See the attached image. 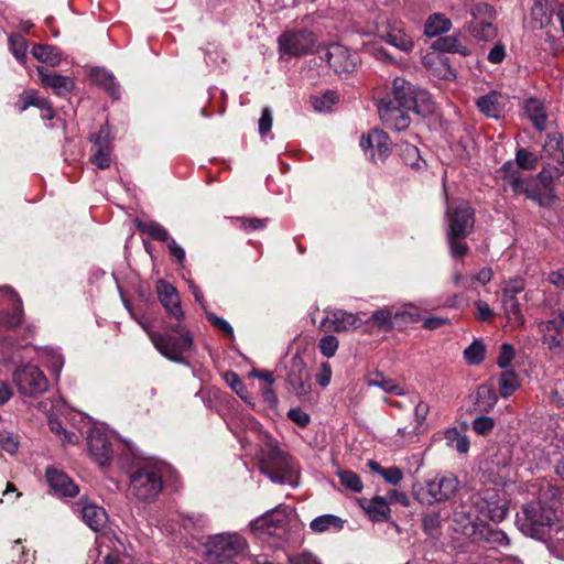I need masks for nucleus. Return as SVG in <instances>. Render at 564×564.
<instances>
[{
	"mask_svg": "<svg viewBox=\"0 0 564 564\" xmlns=\"http://www.w3.org/2000/svg\"><path fill=\"white\" fill-rule=\"evenodd\" d=\"M542 159L546 160L545 165L539 173L543 183H550L560 178L564 173V151L562 149V138L554 133L547 135L542 149Z\"/></svg>",
	"mask_w": 564,
	"mask_h": 564,
	"instance_id": "9",
	"label": "nucleus"
},
{
	"mask_svg": "<svg viewBox=\"0 0 564 564\" xmlns=\"http://www.w3.org/2000/svg\"><path fill=\"white\" fill-rule=\"evenodd\" d=\"M260 471L272 482L296 487L300 482V466L288 453L271 443L260 455Z\"/></svg>",
	"mask_w": 564,
	"mask_h": 564,
	"instance_id": "6",
	"label": "nucleus"
},
{
	"mask_svg": "<svg viewBox=\"0 0 564 564\" xmlns=\"http://www.w3.org/2000/svg\"><path fill=\"white\" fill-rule=\"evenodd\" d=\"M369 387H378L387 393H393L397 395H404L405 391L403 387L395 382V380L386 378L381 373H377L375 378H370L367 381Z\"/></svg>",
	"mask_w": 564,
	"mask_h": 564,
	"instance_id": "42",
	"label": "nucleus"
},
{
	"mask_svg": "<svg viewBox=\"0 0 564 564\" xmlns=\"http://www.w3.org/2000/svg\"><path fill=\"white\" fill-rule=\"evenodd\" d=\"M314 42V35L308 31L284 32L278 40L281 56L307 54L313 48Z\"/></svg>",
	"mask_w": 564,
	"mask_h": 564,
	"instance_id": "17",
	"label": "nucleus"
},
{
	"mask_svg": "<svg viewBox=\"0 0 564 564\" xmlns=\"http://www.w3.org/2000/svg\"><path fill=\"white\" fill-rule=\"evenodd\" d=\"M362 508L373 521H384L390 516L389 501L381 496L373 497L366 505H362Z\"/></svg>",
	"mask_w": 564,
	"mask_h": 564,
	"instance_id": "34",
	"label": "nucleus"
},
{
	"mask_svg": "<svg viewBox=\"0 0 564 564\" xmlns=\"http://www.w3.org/2000/svg\"><path fill=\"white\" fill-rule=\"evenodd\" d=\"M377 107L382 123L395 131L409 128L411 111L422 117L435 111V102L430 93L402 77L393 79L390 91L378 100Z\"/></svg>",
	"mask_w": 564,
	"mask_h": 564,
	"instance_id": "1",
	"label": "nucleus"
},
{
	"mask_svg": "<svg viewBox=\"0 0 564 564\" xmlns=\"http://www.w3.org/2000/svg\"><path fill=\"white\" fill-rule=\"evenodd\" d=\"M447 234L452 236H468L474 228V210L466 202L456 206H447Z\"/></svg>",
	"mask_w": 564,
	"mask_h": 564,
	"instance_id": "13",
	"label": "nucleus"
},
{
	"mask_svg": "<svg viewBox=\"0 0 564 564\" xmlns=\"http://www.w3.org/2000/svg\"><path fill=\"white\" fill-rule=\"evenodd\" d=\"M485 345L475 339L465 350L464 358L468 365H479L485 358Z\"/></svg>",
	"mask_w": 564,
	"mask_h": 564,
	"instance_id": "49",
	"label": "nucleus"
},
{
	"mask_svg": "<svg viewBox=\"0 0 564 564\" xmlns=\"http://www.w3.org/2000/svg\"><path fill=\"white\" fill-rule=\"evenodd\" d=\"M206 318L208 322L216 327L218 330L223 332L228 337H234V328L223 317L217 316L213 312L205 311Z\"/></svg>",
	"mask_w": 564,
	"mask_h": 564,
	"instance_id": "56",
	"label": "nucleus"
},
{
	"mask_svg": "<svg viewBox=\"0 0 564 564\" xmlns=\"http://www.w3.org/2000/svg\"><path fill=\"white\" fill-rule=\"evenodd\" d=\"M446 445L456 449L459 454H466L469 449V440L457 427H449L444 433Z\"/></svg>",
	"mask_w": 564,
	"mask_h": 564,
	"instance_id": "39",
	"label": "nucleus"
},
{
	"mask_svg": "<svg viewBox=\"0 0 564 564\" xmlns=\"http://www.w3.org/2000/svg\"><path fill=\"white\" fill-rule=\"evenodd\" d=\"M447 241L449 245V251L452 257L454 258H462L464 257L468 251V246L466 242L463 241L467 236H452L446 235Z\"/></svg>",
	"mask_w": 564,
	"mask_h": 564,
	"instance_id": "52",
	"label": "nucleus"
},
{
	"mask_svg": "<svg viewBox=\"0 0 564 564\" xmlns=\"http://www.w3.org/2000/svg\"><path fill=\"white\" fill-rule=\"evenodd\" d=\"M137 227L158 241L167 242L172 238L167 230L156 221L138 223Z\"/></svg>",
	"mask_w": 564,
	"mask_h": 564,
	"instance_id": "43",
	"label": "nucleus"
},
{
	"mask_svg": "<svg viewBox=\"0 0 564 564\" xmlns=\"http://www.w3.org/2000/svg\"><path fill=\"white\" fill-rule=\"evenodd\" d=\"M563 314H561L553 319L541 322L539 324V329L543 335L558 333V330L563 328Z\"/></svg>",
	"mask_w": 564,
	"mask_h": 564,
	"instance_id": "61",
	"label": "nucleus"
},
{
	"mask_svg": "<svg viewBox=\"0 0 564 564\" xmlns=\"http://www.w3.org/2000/svg\"><path fill=\"white\" fill-rule=\"evenodd\" d=\"M45 476L51 489L61 497H75L79 492L78 486L63 470L48 467Z\"/></svg>",
	"mask_w": 564,
	"mask_h": 564,
	"instance_id": "25",
	"label": "nucleus"
},
{
	"mask_svg": "<svg viewBox=\"0 0 564 564\" xmlns=\"http://www.w3.org/2000/svg\"><path fill=\"white\" fill-rule=\"evenodd\" d=\"M250 555L247 540L237 532L217 533L206 542L209 564H247Z\"/></svg>",
	"mask_w": 564,
	"mask_h": 564,
	"instance_id": "5",
	"label": "nucleus"
},
{
	"mask_svg": "<svg viewBox=\"0 0 564 564\" xmlns=\"http://www.w3.org/2000/svg\"><path fill=\"white\" fill-rule=\"evenodd\" d=\"M433 47L440 52L457 53L462 56H467L470 54L469 48L462 43L458 35H445L438 37L433 43Z\"/></svg>",
	"mask_w": 564,
	"mask_h": 564,
	"instance_id": "33",
	"label": "nucleus"
},
{
	"mask_svg": "<svg viewBox=\"0 0 564 564\" xmlns=\"http://www.w3.org/2000/svg\"><path fill=\"white\" fill-rule=\"evenodd\" d=\"M458 479L452 475L437 474L425 481V501L430 505L451 499L457 491Z\"/></svg>",
	"mask_w": 564,
	"mask_h": 564,
	"instance_id": "14",
	"label": "nucleus"
},
{
	"mask_svg": "<svg viewBox=\"0 0 564 564\" xmlns=\"http://www.w3.org/2000/svg\"><path fill=\"white\" fill-rule=\"evenodd\" d=\"M500 94L497 91H490L476 99V106L478 110L488 118L498 119L501 116L502 107L500 106L499 99Z\"/></svg>",
	"mask_w": 564,
	"mask_h": 564,
	"instance_id": "29",
	"label": "nucleus"
},
{
	"mask_svg": "<svg viewBox=\"0 0 564 564\" xmlns=\"http://www.w3.org/2000/svg\"><path fill=\"white\" fill-rule=\"evenodd\" d=\"M394 319L397 323H415L421 319V315L415 307L408 304L403 310L394 311Z\"/></svg>",
	"mask_w": 564,
	"mask_h": 564,
	"instance_id": "53",
	"label": "nucleus"
},
{
	"mask_svg": "<svg viewBox=\"0 0 564 564\" xmlns=\"http://www.w3.org/2000/svg\"><path fill=\"white\" fill-rule=\"evenodd\" d=\"M12 377L19 393L24 397L36 398L48 388L46 376L35 365L25 364L19 366Z\"/></svg>",
	"mask_w": 564,
	"mask_h": 564,
	"instance_id": "8",
	"label": "nucleus"
},
{
	"mask_svg": "<svg viewBox=\"0 0 564 564\" xmlns=\"http://www.w3.org/2000/svg\"><path fill=\"white\" fill-rule=\"evenodd\" d=\"M36 72L40 77L41 85L45 88H50L59 97H66L74 88L75 83L72 77L59 75L54 72L39 66Z\"/></svg>",
	"mask_w": 564,
	"mask_h": 564,
	"instance_id": "24",
	"label": "nucleus"
},
{
	"mask_svg": "<svg viewBox=\"0 0 564 564\" xmlns=\"http://www.w3.org/2000/svg\"><path fill=\"white\" fill-rule=\"evenodd\" d=\"M367 466L375 473L379 474L387 482L391 485L399 484L403 478L402 470L397 467L392 466L389 468H383L381 465L376 460H368Z\"/></svg>",
	"mask_w": 564,
	"mask_h": 564,
	"instance_id": "41",
	"label": "nucleus"
},
{
	"mask_svg": "<svg viewBox=\"0 0 564 564\" xmlns=\"http://www.w3.org/2000/svg\"><path fill=\"white\" fill-rule=\"evenodd\" d=\"M370 319L379 329L384 332L391 330L397 324L392 308L377 310L371 314Z\"/></svg>",
	"mask_w": 564,
	"mask_h": 564,
	"instance_id": "44",
	"label": "nucleus"
},
{
	"mask_svg": "<svg viewBox=\"0 0 564 564\" xmlns=\"http://www.w3.org/2000/svg\"><path fill=\"white\" fill-rule=\"evenodd\" d=\"M337 476L343 486L354 492H360L364 488L360 477L351 470H338Z\"/></svg>",
	"mask_w": 564,
	"mask_h": 564,
	"instance_id": "50",
	"label": "nucleus"
},
{
	"mask_svg": "<svg viewBox=\"0 0 564 564\" xmlns=\"http://www.w3.org/2000/svg\"><path fill=\"white\" fill-rule=\"evenodd\" d=\"M344 525V521L334 514H323L313 519L310 523V528L313 532L322 533L329 529L340 530Z\"/></svg>",
	"mask_w": 564,
	"mask_h": 564,
	"instance_id": "40",
	"label": "nucleus"
},
{
	"mask_svg": "<svg viewBox=\"0 0 564 564\" xmlns=\"http://www.w3.org/2000/svg\"><path fill=\"white\" fill-rule=\"evenodd\" d=\"M398 151L405 165L415 170H420L425 165V162L422 160L419 149L415 145L410 144L409 142H401L398 144Z\"/></svg>",
	"mask_w": 564,
	"mask_h": 564,
	"instance_id": "38",
	"label": "nucleus"
},
{
	"mask_svg": "<svg viewBox=\"0 0 564 564\" xmlns=\"http://www.w3.org/2000/svg\"><path fill=\"white\" fill-rule=\"evenodd\" d=\"M108 134V128L101 127L99 133L94 139V143L97 147V149L91 158V162L100 170L108 169L111 163Z\"/></svg>",
	"mask_w": 564,
	"mask_h": 564,
	"instance_id": "27",
	"label": "nucleus"
},
{
	"mask_svg": "<svg viewBox=\"0 0 564 564\" xmlns=\"http://www.w3.org/2000/svg\"><path fill=\"white\" fill-rule=\"evenodd\" d=\"M499 175L506 186H509L514 195H525L529 199L540 200L539 195L532 188L530 177H523L513 161H507L499 170Z\"/></svg>",
	"mask_w": 564,
	"mask_h": 564,
	"instance_id": "15",
	"label": "nucleus"
},
{
	"mask_svg": "<svg viewBox=\"0 0 564 564\" xmlns=\"http://www.w3.org/2000/svg\"><path fill=\"white\" fill-rule=\"evenodd\" d=\"M360 147L371 161L382 163L391 153L392 142L384 131L373 129L368 134H362Z\"/></svg>",
	"mask_w": 564,
	"mask_h": 564,
	"instance_id": "16",
	"label": "nucleus"
},
{
	"mask_svg": "<svg viewBox=\"0 0 564 564\" xmlns=\"http://www.w3.org/2000/svg\"><path fill=\"white\" fill-rule=\"evenodd\" d=\"M226 382L228 386L243 400H247V389L239 378V376L234 371H228L225 375Z\"/></svg>",
	"mask_w": 564,
	"mask_h": 564,
	"instance_id": "57",
	"label": "nucleus"
},
{
	"mask_svg": "<svg viewBox=\"0 0 564 564\" xmlns=\"http://www.w3.org/2000/svg\"><path fill=\"white\" fill-rule=\"evenodd\" d=\"M551 3L552 2H533L531 18L534 28L542 29L551 22L554 12Z\"/></svg>",
	"mask_w": 564,
	"mask_h": 564,
	"instance_id": "36",
	"label": "nucleus"
},
{
	"mask_svg": "<svg viewBox=\"0 0 564 564\" xmlns=\"http://www.w3.org/2000/svg\"><path fill=\"white\" fill-rule=\"evenodd\" d=\"M518 170H533L536 166V158L524 149H519L516 154V162Z\"/></svg>",
	"mask_w": 564,
	"mask_h": 564,
	"instance_id": "55",
	"label": "nucleus"
},
{
	"mask_svg": "<svg viewBox=\"0 0 564 564\" xmlns=\"http://www.w3.org/2000/svg\"><path fill=\"white\" fill-rule=\"evenodd\" d=\"M90 455L100 466H107L112 459V445L109 433L102 427H93L87 436Z\"/></svg>",
	"mask_w": 564,
	"mask_h": 564,
	"instance_id": "21",
	"label": "nucleus"
},
{
	"mask_svg": "<svg viewBox=\"0 0 564 564\" xmlns=\"http://www.w3.org/2000/svg\"><path fill=\"white\" fill-rule=\"evenodd\" d=\"M285 386L290 393L296 397H305L311 392V375L306 369L304 359L295 354L288 366Z\"/></svg>",
	"mask_w": 564,
	"mask_h": 564,
	"instance_id": "12",
	"label": "nucleus"
},
{
	"mask_svg": "<svg viewBox=\"0 0 564 564\" xmlns=\"http://www.w3.org/2000/svg\"><path fill=\"white\" fill-rule=\"evenodd\" d=\"M76 510L80 513L82 520L94 531H99L107 523L106 511L95 503L82 500L76 505Z\"/></svg>",
	"mask_w": 564,
	"mask_h": 564,
	"instance_id": "26",
	"label": "nucleus"
},
{
	"mask_svg": "<svg viewBox=\"0 0 564 564\" xmlns=\"http://www.w3.org/2000/svg\"><path fill=\"white\" fill-rule=\"evenodd\" d=\"M519 387L518 378L514 371H503L499 378V393L502 398L511 395Z\"/></svg>",
	"mask_w": 564,
	"mask_h": 564,
	"instance_id": "47",
	"label": "nucleus"
},
{
	"mask_svg": "<svg viewBox=\"0 0 564 564\" xmlns=\"http://www.w3.org/2000/svg\"><path fill=\"white\" fill-rule=\"evenodd\" d=\"M124 543L111 532H104L96 539V547L90 550L89 557L94 564H124L121 555Z\"/></svg>",
	"mask_w": 564,
	"mask_h": 564,
	"instance_id": "10",
	"label": "nucleus"
},
{
	"mask_svg": "<svg viewBox=\"0 0 564 564\" xmlns=\"http://www.w3.org/2000/svg\"><path fill=\"white\" fill-rule=\"evenodd\" d=\"M410 402L414 404L415 426L420 429L427 416L429 406L427 404L421 402L414 394L410 397Z\"/></svg>",
	"mask_w": 564,
	"mask_h": 564,
	"instance_id": "58",
	"label": "nucleus"
},
{
	"mask_svg": "<svg viewBox=\"0 0 564 564\" xmlns=\"http://www.w3.org/2000/svg\"><path fill=\"white\" fill-rule=\"evenodd\" d=\"M47 99L40 97L35 90L24 91L19 101L17 102V108L20 112L25 111L29 107H37L40 110L46 105Z\"/></svg>",
	"mask_w": 564,
	"mask_h": 564,
	"instance_id": "46",
	"label": "nucleus"
},
{
	"mask_svg": "<svg viewBox=\"0 0 564 564\" xmlns=\"http://www.w3.org/2000/svg\"><path fill=\"white\" fill-rule=\"evenodd\" d=\"M155 291L161 305L164 307L167 315L181 322L184 317V312L181 306L178 291L174 285L165 280L160 279L156 282Z\"/></svg>",
	"mask_w": 564,
	"mask_h": 564,
	"instance_id": "22",
	"label": "nucleus"
},
{
	"mask_svg": "<svg viewBox=\"0 0 564 564\" xmlns=\"http://www.w3.org/2000/svg\"><path fill=\"white\" fill-rule=\"evenodd\" d=\"M452 28V21L443 13H432L424 23V34L427 37H435L448 32Z\"/></svg>",
	"mask_w": 564,
	"mask_h": 564,
	"instance_id": "30",
	"label": "nucleus"
},
{
	"mask_svg": "<svg viewBox=\"0 0 564 564\" xmlns=\"http://www.w3.org/2000/svg\"><path fill=\"white\" fill-rule=\"evenodd\" d=\"M251 530L260 534L280 536L284 533L288 525V513L285 508L279 506L263 516L257 518L251 523Z\"/></svg>",
	"mask_w": 564,
	"mask_h": 564,
	"instance_id": "18",
	"label": "nucleus"
},
{
	"mask_svg": "<svg viewBox=\"0 0 564 564\" xmlns=\"http://www.w3.org/2000/svg\"><path fill=\"white\" fill-rule=\"evenodd\" d=\"M381 37L402 52H410L414 46L412 37L398 23L389 24L387 32L381 33Z\"/></svg>",
	"mask_w": 564,
	"mask_h": 564,
	"instance_id": "28",
	"label": "nucleus"
},
{
	"mask_svg": "<svg viewBox=\"0 0 564 564\" xmlns=\"http://www.w3.org/2000/svg\"><path fill=\"white\" fill-rule=\"evenodd\" d=\"M525 113L528 118L533 123V126L539 130L543 131L546 128V113L545 108L542 101L536 98H529L524 105Z\"/></svg>",
	"mask_w": 564,
	"mask_h": 564,
	"instance_id": "32",
	"label": "nucleus"
},
{
	"mask_svg": "<svg viewBox=\"0 0 564 564\" xmlns=\"http://www.w3.org/2000/svg\"><path fill=\"white\" fill-rule=\"evenodd\" d=\"M325 313L319 327L326 333L354 330L362 325V321L357 314L344 310H330Z\"/></svg>",
	"mask_w": 564,
	"mask_h": 564,
	"instance_id": "19",
	"label": "nucleus"
},
{
	"mask_svg": "<svg viewBox=\"0 0 564 564\" xmlns=\"http://www.w3.org/2000/svg\"><path fill=\"white\" fill-rule=\"evenodd\" d=\"M469 501L479 517L501 522L509 512V502L505 494L494 487L475 489Z\"/></svg>",
	"mask_w": 564,
	"mask_h": 564,
	"instance_id": "7",
	"label": "nucleus"
},
{
	"mask_svg": "<svg viewBox=\"0 0 564 564\" xmlns=\"http://www.w3.org/2000/svg\"><path fill=\"white\" fill-rule=\"evenodd\" d=\"M502 307L508 322L512 326H522L524 324V316L521 313L520 304L516 296L502 294Z\"/></svg>",
	"mask_w": 564,
	"mask_h": 564,
	"instance_id": "37",
	"label": "nucleus"
},
{
	"mask_svg": "<svg viewBox=\"0 0 564 564\" xmlns=\"http://www.w3.org/2000/svg\"><path fill=\"white\" fill-rule=\"evenodd\" d=\"M495 420L490 416H477L473 421V430L479 435H486L495 427Z\"/></svg>",
	"mask_w": 564,
	"mask_h": 564,
	"instance_id": "59",
	"label": "nucleus"
},
{
	"mask_svg": "<svg viewBox=\"0 0 564 564\" xmlns=\"http://www.w3.org/2000/svg\"><path fill=\"white\" fill-rule=\"evenodd\" d=\"M321 57L338 74H349L356 69L357 57L338 43H332L321 52Z\"/></svg>",
	"mask_w": 564,
	"mask_h": 564,
	"instance_id": "20",
	"label": "nucleus"
},
{
	"mask_svg": "<svg viewBox=\"0 0 564 564\" xmlns=\"http://www.w3.org/2000/svg\"><path fill=\"white\" fill-rule=\"evenodd\" d=\"M338 101V95L335 91L328 90L321 96H313L311 104L314 110L318 112H327Z\"/></svg>",
	"mask_w": 564,
	"mask_h": 564,
	"instance_id": "48",
	"label": "nucleus"
},
{
	"mask_svg": "<svg viewBox=\"0 0 564 564\" xmlns=\"http://www.w3.org/2000/svg\"><path fill=\"white\" fill-rule=\"evenodd\" d=\"M170 470L167 464L154 459L135 465L129 475V495L140 502L155 501L163 490V479Z\"/></svg>",
	"mask_w": 564,
	"mask_h": 564,
	"instance_id": "3",
	"label": "nucleus"
},
{
	"mask_svg": "<svg viewBox=\"0 0 564 564\" xmlns=\"http://www.w3.org/2000/svg\"><path fill=\"white\" fill-rule=\"evenodd\" d=\"M90 76L93 80L104 87L113 99L117 100L120 98V85L112 73L104 68H95L91 70Z\"/></svg>",
	"mask_w": 564,
	"mask_h": 564,
	"instance_id": "31",
	"label": "nucleus"
},
{
	"mask_svg": "<svg viewBox=\"0 0 564 564\" xmlns=\"http://www.w3.org/2000/svg\"><path fill=\"white\" fill-rule=\"evenodd\" d=\"M497 394L494 389L482 384L477 389L476 405L480 411H489L497 403Z\"/></svg>",
	"mask_w": 564,
	"mask_h": 564,
	"instance_id": "45",
	"label": "nucleus"
},
{
	"mask_svg": "<svg viewBox=\"0 0 564 564\" xmlns=\"http://www.w3.org/2000/svg\"><path fill=\"white\" fill-rule=\"evenodd\" d=\"M516 525L527 536L564 549V519L550 505L535 500L522 506Z\"/></svg>",
	"mask_w": 564,
	"mask_h": 564,
	"instance_id": "2",
	"label": "nucleus"
},
{
	"mask_svg": "<svg viewBox=\"0 0 564 564\" xmlns=\"http://www.w3.org/2000/svg\"><path fill=\"white\" fill-rule=\"evenodd\" d=\"M514 357V348L512 345L510 344H502L501 347H500V351H499V356H498V359H497V365L502 368V369H506L510 366L512 359Z\"/></svg>",
	"mask_w": 564,
	"mask_h": 564,
	"instance_id": "60",
	"label": "nucleus"
},
{
	"mask_svg": "<svg viewBox=\"0 0 564 564\" xmlns=\"http://www.w3.org/2000/svg\"><path fill=\"white\" fill-rule=\"evenodd\" d=\"M288 564H322L321 561L311 552H301L294 556H290Z\"/></svg>",
	"mask_w": 564,
	"mask_h": 564,
	"instance_id": "64",
	"label": "nucleus"
},
{
	"mask_svg": "<svg viewBox=\"0 0 564 564\" xmlns=\"http://www.w3.org/2000/svg\"><path fill=\"white\" fill-rule=\"evenodd\" d=\"M139 324L149 334L150 340L156 350L177 364H186L185 355L193 349V336L181 322L166 327L165 334L150 332L148 325L141 321Z\"/></svg>",
	"mask_w": 564,
	"mask_h": 564,
	"instance_id": "4",
	"label": "nucleus"
},
{
	"mask_svg": "<svg viewBox=\"0 0 564 564\" xmlns=\"http://www.w3.org/2000/svg\"><path fill=\"white\" fill-rule=\"evenodd\" d=\"M471 21L469 32L475 39L490 41L496 34V26L492 21L496 17V9L489 2H476L470 10Z\"/></svg>",
	"mask_w": 564,
	"mask_h": 564,
	"instance_id": "11",
	"label": "nucleus"
},
{
	"mask_svg": "<svg viewBox=\"0 0 564 564\" xmlns=\"http://www.w3.org/2000/svg\"><path fill=\"white\" fill-rule=\"evenodd\" d=\"M0 293L12 306L11 311H4L0 314V326L4 328H14L21 324L23 317L22 300L17 292L9 285L0 288Z\"/></svg>",
	"mask_w": 564,
	"mask_h": 564,
	"instance_id": "23",
	"label": "nucleus"
},
{
	"mask_svg": "<svg viewBox=\"0 0 564 564\" xmlns=\"http://www.w3.org/2000/svg\"><path fill=\"white\" fill-rule=\"evenodd\" d=\"M32 55L37 61L48 64L52 67L58 66L62 61L61 51L53 45L36 44L32 48Z\"/></svg>",
	"mask_w": 564,
	"mask_h": 564,
	"instance_id": "35",
	"label": "nucleus"
},
{
	"mask_svg": "<svg viewBox=\"0 0 564 564\" xmlns=\"http://www.w3.org/2000/svg\"><path fill=\"white\" fill-rule=\"evenodd\" d=\"M10 51L19 62H23L25 58L28 42L20 34H12L9 37Z\"/></svg>",
	"mask_w": 564,
	"mask_h": 564,
	"instance_id": "51",
	"label": "nucleus"
},
{
	"mask_svg": "<svg viewBox=\"0 0 564 564\" xmlns=\"http://www.w3.org/2000/svg\"><path fill=\"white\" fill-rule=\"evenodd\" d=\"M332 375L330 364L327 361L322 362L318 372L315 375L317 384L322 388L327 387L330 383Z\"/></svg>",
	"mask_w": 564,
	"mask_h": 564,
	"instance_id": "63",
	"label": "nucleus"
},
{
	"mask_svg": "<svg viewBox=\"0 0 564 564\" xmlns=\"http://www.w3.org/2000/svg\"><path fill=\"white\" fill-rule=\"evenodd\" d=\"M338 345V339L334 335H327L319 339L318 349L324 357L332 358L335 356Z\"/></svg>",
	"mask_w": 564,
	"mask_h": 564,
	"instance_id": "54",
	"label": "nucleus"
},
{
	"mask_svg": "<svg viewBox=\"0 0 564 564\" xmlns=\"http://www.w3.org/2000/svg\"><path fill=\"white\" fill-rule=\"evenodd\" d=\"M422 527L429 534H434L441 527V516L437 512L426 514L422 520Z\"/></svg>",
	"mask_w": 564,
	"mask_h": 564,
	"instance_id": "62",
	"label": "nucleus"
}]
</instances>
